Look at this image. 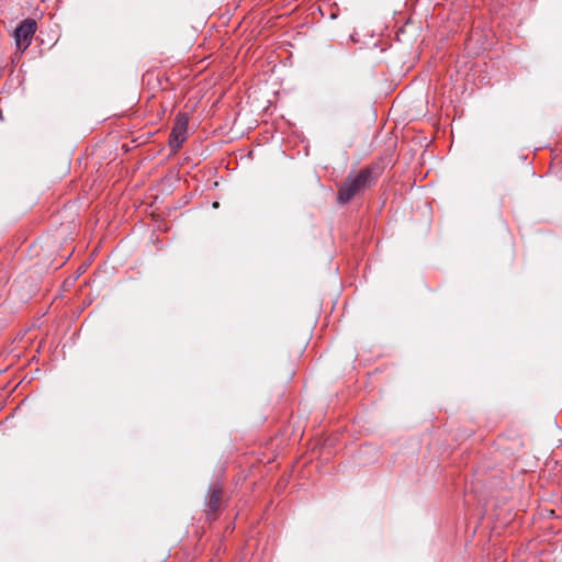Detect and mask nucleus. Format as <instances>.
<instances>
[{"label":"nucleus","instance_id":"obj_3","mask_svg":"<svg viewBox=\"0 0 562 562\" xmlns=\"http://www.w3.org/2000/svg\"><path fill=\"white\" fill-rule=\"evenodd\" d=\"M36 32V22L32 19H25L14 31V40L18 49L24 52L32 42Z\"/></svg>","mask_w":562,"mask_h":562},{"label":"nucleus","instance_id":"obj_2","mask_svg":"<svg viewBox=\"0 0 562 562\" xmlns=\"http://www.w3.org/2000/svg\"><path fill=\"white\" fill-rule=\"evenodd\" d=\"M189 117L186 113H178L175 125L169 137V146L173 150H178L188 137Z\"/></svg>","mask_w":562,"mask_h":562},{"label":"nucleus","instance_id":"obj_1","mask_svg":"<svg viewBox=\"0 0 562 562\" xmlns=\"http://www.w3.org/2000/svg\"><path fill=\"white\" fill-rule=\"evenodd\" d=\"M375 170V167H366L358 173H350L338 190V201L347 203L353 196L371 187L378 178Z\"/></svg>","mask_w":562,"mask_h":562},{"label":"nucleus","instance_id":"obj_4","mask_svg":"<svg viewBox=\"0 0 562 562\" xmlns=\"http://www.w3.org/2000/svg\"><path fill=\"white\" fill-rule=\"evenodd\" d=\"M221 493H222L221 486L217 484H214L209 493L207 503H206L210 512H216L218 509L220 502H221Z\"/></svg>","mask_w":562,"mask_h":562}]
</instances>
